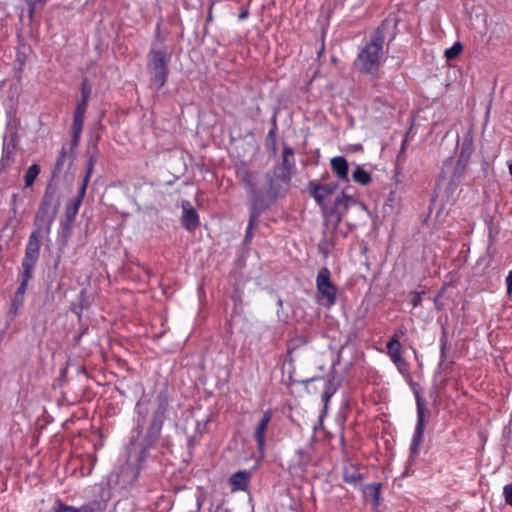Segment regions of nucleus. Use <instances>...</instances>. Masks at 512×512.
I'll return each mask as SVG.
<instances>
[{
  "instance_id": "nucleus-1",
  "label": "nucleus",
  "mask_w": 512,
  "mask_h": 512,
  "mask_svg": "<svg viewBox=\"0 0 512 512\" xmlns=\"http://www.w3.org/2000/svg\"><path fill=\"white\" fill-rule=\"evenodd\" d=\"M151 406V401L146 399L139 400L135 405V427L127 447V461L120 466L117 472V482L123 488L133 485L146 462L157 457L153 452L156 450V443L160 438L169 406L166 391H160L157 394L152 417L145 429Z\"/></svg>"
},
{
  "instance_id": "nucleus-2",
  "label": "nucleus",
  "mask_w": 512,
  "mask_h": 512,
  "mask_svg": "<svg viewBox=\"0 0 512 512\" xmlns=\"http://www.w3.org/2000/svg\"><path fill=\"white\" fill-rule=\"evenodd\" d=\"M338 188L337 183L319 184L310 181L308 189L310 196L321 208L324 218V224L327 228L337 229L349 207L355 203L353 197L341 193L337 195L332 205H328L325 200L331 196Z\"/></svg>"
},
{
  "instance_id": "nucleus-3",
  "label": "nucleus",
  "mask_w": 512,
  "mask_h": 512,
  "mask_svg": "<svg viewBox=\"0 0 512 512\" xmlns=\"http://www.w3.org/2000/svg\"><path fill=\"white\" fill-rule=\"evenodd\" d=\"M384 41L385 29L384 26H379L371 33L354 60L357 71L373 77L378 75L384 55Z\"/></svg>"
},
{
  "instance_id": "nucleus-4",
  "label": "nucleus",
  "mask_w": 512,
  "mask_h": 512,
  "mask_svg": "<svg viewBox=\"0 0 512 512\" xmlns=\"http://www.w3.org/2000/svg\"><path fill=\"white\" fill-rule=\"evenodd\" d=\"M173 50L149 49L147 54V71L157 90L163 88L169 76V63Z\"/></svg>"
},
{
  "instance_id": "nucleus-5",
  "label": "nucleus",
  "mask_w": 512,
  "mask_h": 512,
  "mask_svg": "<svg viewBox=\"0 0 512 512\" xmlns=\"http://www.w3.org/2000/svg\"><path fill=\"white\" fill-rule=\"evenodd\" d=\"M60 203L55 199V192L47 187L35 215L34 224L39 231L49 234L56 218Z\"/></svg>"
},
{
  "instance_id": "nucleus-6",
  "label": "nucleus",
  "mask_w": 512,
  "mask_h": 512,
  "mask_svg": "<svg viewBox=\"0 0 512 512\" xmlns=\"http://www.w3.org/2000/svg\"><path fill=\"white\" fill-rule=\"evenodd\" d=\"M40 232L41 231H33L27 241L25 248V255L21 263V268L19 271L33 274L36 263L39 259L40 248H41V240H40Z\"/></svg>"
},
{
  "instance_id": "nucleus-7",
  "label": "nucleus",
  "mask_w": 512,
  "mask_h": 512,
  "mask_svg": "<svg viewBox=\"0 0 512 512\" xmlns=\"http://www.w3.org/2000/svg\"><path fill=\"white\" fill-rule=\"evenodd\" d=\"M316 288L321 299H325L329 306L334 305L337 296V287L331 281V272L322 267L316 277Z\"/></svg>"
},
{
  "instance_id": "nucleus-8",
  "label": "nucleus",
  "mask_w": 512,
  "mask_h": 512,
  "mask_svg": "<svg viewBox=\"0 0 512 512\" xmlns=\"http://www.w3.org/2000/svg\"><path fill=\"white\" fill-rule=\"evenodd\" d=\"M416 406H417V423L415 426L414 434L410 444V452L412 456L419 453L420 445L422 444L425 429V412L426 405L421 396L416 394Z\"/></svg>"
},
{
  "instance_id": "nucleus-9",
  "label": "nucleus",
  "mask_w": 512,
  "mask_h": 512,
  "mask_svg": "<svg viewBox=\"0 0 512 512\" xmlns=\"http://www.w3.org/2000/svg\"><path fill=\"white\" fill-rule=\"evenodd\" d=\"M294 170V150L289 146H284L282 153V163L274 168V174L278 179L281 180L283 185L288 186L291 182Z\"/></svg>"
},
{
  "instance_id": "nucleus-10",
  "label": "nucleus",
  "mask_w": 512,
  "mask_h": 512,
  "mask_svg": "<svg viewBox=\"0 0 512 512\" xmlns=\"http://www.w3.org/2000/svg\"><path fill=\"white\" fill-rule=\"evenodd\" d=\"M312 382H318L322 384L323 391L321 395V399L323 402V410L320 414V418L322 419L327 415L328 410V404L331 399V397L337 392L338 385L335 382L334 376H329L327 378L324 377H315L310 378L305 381L306 384L312 383Z\"/></svg>"
},
{
  "instance_id": "nucleus-11",
  "label": "nucleus",
  "mask_w": 512,
  "mask_h": 512,
  "mask_svg": "<svg viewBox=\"0 0 512 512\" xmlns=\"http://www.w3.org/2000/svg\"><path fill=\"white\" fill-rule=\"evenodd\" d=\"M273 412L272 410H266L258 423L255 426L253 437L256 441L257 450L261 457H264L265 454V446H266V433L268 430V426L272 420Z\"/></svg>"
},
{
  "instance_id": "nucleus-12",
  "label": "nucleus",
  "mask_w": 512,
  "mask_h": 512,
  "mask_svg": "<svg viewBox=\"0 0 512 512\" xmlns=\"http://www.w3.org/2000/svg\"><path fill=\"white\" fill-rule=\"evenodd\" d=\"M246 192L250 200L249 214L253 215L257 213V216L259 217L262 211L268 208L265 194L263 191L258 189L257 184L254 185L252 189H248Z\"/></svg>"
},
{
  "instance_id": "nucleus-13",
  "label": "nucleus",
  "mask_w": 512,
  "mask_h": 512,
  "mask_svg": "<svg viewBox=\"0 0 512 512\" xmlns=\"http://www.w3.org/2000/svg\"><path fill=\"white\" fill-rule=\"evenodd\" d=\"M181 224L187 231H194L200 224L199 215L188 200L181 203Z\"/></svg>"
},
{
  "instance_id": "nucleus-14",
  "label": "nucleus",
  "mask_w": 512,
  "mask_h": 512,
  "mask_svg": "<svg viewBox=\"0 0 512 512\" xmlns=\"http://www.w3.org/2000/svg\"><path fill=\"white\" fill-rule=\"evenodd\" d=\"M32 277H33V274L19 271V273H18L19 286H18L17 291L15 292V295H14V298L12 301V308H13L14 312H17L19 307L23 304L25 293L28 288V283L32 279Z\"/></svg>"
},
{
  "instance_id": "nucleus-15",
  "label": "nucleus",
  "mask_w": 512,
  "mask_h": 512,
  "mask_svg": "<svg viewBox=\"0 0 512 512\" xmlns=\"http://www.w3.org/2000/svg\"><path fill=\"white\" fill-rule=\"evenodd\" d=\"M86 189L87 188H85V184H82L79 189L78 195L67 203L65 209V217L68 222H73L75 220L79 208L82 204V201L85 197Z\"/></svg>"
},
{
  "instance_id": "nucleus-16",
  "label": "nucleus",
  "mask_w": 512,
  "mask_h": 512,
  "mask_svg": "<svg viewBox=\"0 0 512 512\" xmlns=\"http://www.w3.org/2000/svg\"><path fill=\"white\" fill-rule=\"evenodd\" d=\"M467 165V162H462L461 160L457 159L453 173L448 183L447 189L449 191L454 192L458 188L459 184L464 178Z\"/></svg>"
},
{
  "instance_id": "nucleus-17",
  "label": "nucleus",
  "mask_w": 512,
  "mask_h": 512,
  "mask_svg": "<svg viewBox=\"0 0 512 512\" xmlns=\"http://www.w3.org/2000/svg\"><path fill=\"white\" fill-rule=\"evenodd\" d=\"M332 171L341 181H348L349 166L343 156H336L330 160Z\"/></svg>"
},
{
  "instance_id": "nucleus-18",
  "label": "nucleus",
  "mask_w": 512,
  "mask_h": 512,
  "mask_svg": "<svg viewBox=\"0 0 512 512\" xmlns=\"http://www.w3.org/2000/svg\"><path fill=\"white\" fill-rule=\"evenodd\" d=\"M250 473L246 470H240L232 474L229 478L230 484L235 490H245L248 486Z\"/></svg>"
},
{
  "instance_id": "nucleus-19",
  "label": "nucleus",
  "mask_w": 512,
  "mask_h": 512,
  "mask_svg": "<svg viewBox=\"0 0 512 512\" xmlns=\"http://www.w3.org/2000/svg\"><path fill=\"white\" fill-rule=\"evenodd\" d=\"M167 40V33H163L161 30V22H158L154 30V38L151 42L150 49L156 50H173L171 47L165 46L164 43Z\"/></svg>"
},
{
  "instance_id": "nucleus-20",
  "label": "nucleus",
  "mask_w": 512,
  "mask_h": 512,
  "mask_svg": "<svg viewBox=\"0 0 512 512\" xmlns=\"http://www.w3.org/2000/svg\"><path fill=\"white\" fill-rule=\"evenodd\" d=\"M266 180H267V183H268L267 196H268V198L271 201H276V199L280 195L281 184H283V183L281 182L280 179H278L275 176L274 173L272 175L267 174L266 175Z\"/></svg>"
},
{
  "instance_id": "nucleus-21",
  "label": "nucleus",
  "mask_w": 512,
  "mask_h": 512,
  "mask_svg": "<svg viewBox=\"0 0 512 512\" xmlns=\"http://www.w3.org/2000/svg\"><path fill=\"white\" fill-rule=\"evenodd\" d=\"M387 352L391 359V361L401 357V349L402 345L400 343V339L397 333H395L391 339L388 341L387 345Z\"/></svg>"
},
{
  "instance_id": "nucleus-22",
  "label": "nucleus",
  "mask_w": 512,
  "mask_h": 512,
  "mask_svg": "<svg viewBox=\"0 0 512 512\" xmlns=\"http://www.w3.org/2000/svg\"><path fill=\"white\" fill-rule=\"evenodd\" d=\"M343 479L346 483L357 485L364 479L363 474L355 467H345L343 471Z\"/></svg>"
},
{
  "instance_id": "nucleus-23",
  "label": "nucleus",
  "mask_w": 512,
  "mask_h": 512,
  "mask_svg": "<svg viewBox=\"0 0 512 512\" xmlns=\"http://www.w3.org/2000/svg\"><path fill=\"white\" fill-rule=\"evenodd\" d=\"M236 175L244 185L246 191L256 185L254 174L249 169L245 167L239 168L237 169Z\"/></svg>"
},
{
  "instance_id": "nucleus-24",
  "label": "nucleus",
  "mask_w": 512,
  "mask_h": 512,
  "mask_svg": "<svg viewBox=\"0 0 512 512\" xmlns=\"http://www.w3.org/2000/svg\"><path fill=\"white\" fill-rule=\"evenodd\" d=\"M473 141L471 137H465L461 146V151L458 160L469 163L472 154Z\"/></svg>"
},
{
  "instance_id": "nucleus-25",
  "label": "nucleus",
  "mask_w": 512,
  "mask_h": 512,
  "mask_svg": "<svg viewBox=\"0 0 512 512\" xmlns=\"http://www.w3.org/2000/svg\"><path fill=\"white\" fill-rule=\"evenodd\" d=\"M55 512H95L94 508L90 504H84L78 508L70 505L60 503L56 508Z\"/></svg>"
},
{
  "instance_id": "nucleus-26",
  "label": "nucleus",
  "mask_w": 512,
  "mask_h": 512,
  "mask_svg": "<svg viewBox=\"0 0 512 512\" xmlns=\"http://www.w3.org/2000/svg\"><path fill=\"white\" fill-rule=\"evenodd\" d=\"M352 179L358 184L367 185L371 182V175L361 167H357L352 173Z\"/></svg>"
},
{
  "instance_id": "nucleus-27",
  "label": "nucleus",
  "mask_w": 512,
  "mask_h": 512,
  "mask_svg": "<svg viewBox=\"0 0 512 512\" xmlns=\"http://www.w3.org/2000/svg\"><path fill=\"white\" fill-rule=\"evenodd\" d=\"M40 173V167L37 164H32L28 167L25 173V187H31Z\"/></svg>"
},
{
  "instance_id": "nucleus-28",
  "label": "nucleus",
  "mask_w": 512,
  "mask_h": 512,
  "mask_svg": "<svg viewBox=\"0 0 512 512\" xmlns=\"http://www.w3.org/2000/svg\"><path fill=\"white\" fill-rule=\"evenodd\" d=\"M96 163H97L96 157L94 155L88 153L87 154L86 173H85L84 179L82 181V184H85V188H87V185L90 181V178H91V175L93 173Z\"/></svg>"
},
{
  "instance_id": "nucleus-29",
  "label": "nucleus",
  "mask_w": 512,
  "mask_h": 512,
  "mask_svg": "<svg viewBox=\"0 0 512 512\" xmlns=\"http://www.w3.org/2000/svg\"><path fill=\"white\" fill-rule=\"evenodd\" d=\"M66 158H67V152H66V148L63 146L60 151V154L56 160L54 170L52 172L53 177H57L62 172L64 164L66 162Z\"/></svg>"
},
{
  "instance_id": "nucleus-30",
  "label": "nucleus",
  "mask_w": 512,
  "mask_h": 512,
  "mask_svg": "<svg viewBox=\"0 0 512 512\" xmlns=\"http://www.w3.org/2000/svg\"><path fill=\"white\" fill-rule=\"evenodd\" d=\"M463 45L461 42H455L450 48L446 49L444 56L448 61L455 59L462 52Z\"/></svg>"
},
{
  "instance_id": "nucleus-31",
  "label": "nucleus",
  "mask_w": 512,
  "mask_h": 512,
  "mask_svg": "<svg viewBox=\"0 0 512 512\" xmlns=\"http://www.w3.org/2000/svg\"><path fill=\"white\" fill-rule=\"evenodd\" d=\"M258 216H257V213L253 214V215H250L249 214V221H248V225H247V229H246V233H245V238H244V241L246 243L250 242L251 239L253 238V228L256 227L258 225Z\"/></svg>"
},
{
  "instance_id": "nucleus-32",
  "label": "nucleus",
  "mask_w": 512,
  "mask_h": 512,
  "mask_svg": "<svg viewBox=\"0 0 512 512\" xmlns=\"http://www.w3.org/2000/svg\"><path fill=\"white\" fill-rule=\"evenodd\" d=\"M12 150H13V147L10 148V146L4 142L3 154H2V158L0 160V165L3 168L8 166L13 161V158H12L13 151Z\"/></svg>"
},
{
  "instance_id": "nucleus-33",
  "label": "nucleus",
  "mask_w": 512,
  "mask_h": 512,
  "mask_svg": "<svg viewBox=\"0 0 512 512\" xmlns=\"http://www.w3.org/2000/svg\"><path fill=\"white\" fill-rule=\"evenodd\" d=\"M392 362L395 364L398 371L402 375H407L409 373V364L402 356L393 360Z\"/></svg>"
},
{
  "instance_id": "nucleus-34",
  "label": "nucleus",
  "mask_w": 512,
  "mask_h": 512,
  "mask_svg": "<svg viewBox=\"0 0 512 512\" xmlns=\"http://www.w3.org/2000/svg\"><path fill=\"white\" fill-rule=\"evenodd\" d=\"M85 114L74 112L72 130H83Z\"/></svg>"
},
{
  "instance_id": "nucleus-35",
  "label": "nucleus",
  "mask_w": 512,
  "mask_h": 512,
  "mask_svg": "<svg viewBox=\"0 0 512 512\" xmlns=\"http://www.w3.org/2000/svg\"><path fill=\"white\" fill-rule=\"evenodd\" d=\"M380 484H369L367 486V490L370 492L371 496L373 497L374 504L377 506L379 504V498H380Z\"/></svg>"
},
{
  "instance_id": "nucleus-36",
  "label": "nucleus",
  "mask_w": 512,
  "mask_h": 512,
  "mask_svg": "<svg viewBox=\"0 0 512 512\" xmlns=\"http://www.w3.org/2000/svg\"><path fill=\"white\" fill-rule=\"evenodd\" d=\"M91 93L92 86L90 85L87 79H84L81 85V99L89 100Z\"/></svg>"
},
{
  "instance_id": "nucleus-37",
  "label": "nucleus",
  "mask_w": 512,
  "mask_h": 512,
  "mask_svg": "<svg viewBox=\"0 0 512 512\" xmlns=\"http://www.w3.org/2000/svg\"><path fill=\"white\" fill-rule=\"evenodd\" d=\"M446 349H443L441 350L440 349V362H439V365H438V369L439 370H448L451 365L453 364V361L451 362H446Z\"/></svg>"
},
{
  "instance_id": "nucleus-38",
  "label": "nucleus",
  "mask_w": 512,
  "mask_h": 512,
  "mask_svg": "<svg viewBox=\"0 0 512 512\" xmlns=\"http://www.w3.org/2000/svg\"><path fill=\"white\" fill-rule=\"evenodd\" d=\"M423 293L424 292H418V291H413L410 293L409 303L412 305L413 308H416L421 304Z\"/></svg>"
},
{
  "instance_id": "nucleus-39",
  "label": "nucleus",
  "mask_w": 512,
  "mask_h": 512,
  "mask_svg": "<svg viewBox=\"0 0 512 512\" xmlns=\"http://www.w3.org/2000/svg\"><path fill=\"white\" fill-rule=\"evenodd\" d=\"M503 495L506 503L512 506V484H507L504 486Z\"/></svg>"
},
{
  "instance_id": "nucleus-40",
  "label": "nucleus",
  "mask_w": 512,
  "mask_h": 512,
  "mask_svg": "<svg viewBox=\"0 0 512 512\" xmlns=\"http://www.w3.org/2000/svg\"><path fill=\"white\" fill-rule=\"evenodd\" d=\"M48 0H27L29 6V13L32 15L37 5H45Z\"/></svg>"
},
{
  "instance_id": "nucleus-41",
  "label": "nucleus",
  "mask_w": 512,
  "mask_h": 512,
  "mask_svg": "<svg viewBox=\"0 0 512 512\" xmlns=\"http://www.w3.org/2000/svg\"><path fill=\"white\" fill-rule=\"evenodd\" d=\"M88 101L89 100L81 99L76 105L75 112L85 114L88 107Z\"/></svg>"
},
{
  "instance_id": "nucleus-42",
  "label": "nucleus",
  "mask_w": 512,
  "mask_h": 512,
  "mask_svg": "<svg viewBox=\"0 0 512 512\" xmlns=\"http://www.w3.org/2000/svg\"><path fill=\"white\" fill-rule=\"evenodd\" d=\"M81 133H82V131H80V130H72V139H71L72 147H76L79 144Z\"/></svg>"
},
{
  "instance_id": "nucleus-43",
  "label": "nucleus",
  "mask_w": 512,
  "mask_h": 512,
  "mask_svg": "<svg viewBox=\"0 0 512 512\" xmlns=\"http://www.w3.org/2000/svg\"><path fill=\"white\" fill-rule=\"evenodd\" d=\"M505 282L507 286V293L512 295V270L508 273Z\"/></svg>"
},
{
  "instance_id": "nucleus-44",
  "label": "nucleus",
  "mask_w": 512,
  "mask_h": 512,
  "mask_svg": "<svg viewBox=\"0 0 512 512\" xmlns=\"http://www.w3.org/2000/svg\"><path fill=\"white\" fill-rule=\"evenodd\" d=\"M439 344H440V349L441 350L447 349L448 338H447V334H446L445 331H443V333H442V335L440 337Z\"/></svg>"
},
{
  "instance_id": "nucleus-45",
  "label": "nucleus",
  "mask_w": 512,
  "mask_h": 512,
  "mask_svg": "<svg viewBox=\"0 0 512 512\" xmlns=\"http://www.w3.org/2000/svg\"><path fill=\"white\" fill-rule=\"evenodd\" d=\"M249 13L247 10H244L242 11L240 14H239V19L240 20H243V19H246L248 17Z\"/></svg>"
},
{
  "instance_id": "nucleus-46",
  "label": "nucleus",
  "mask_w": 512,
  "mask_h": 512,
  "mask_svg": "<svg viewBox=\"0 0 512 512\" xmlns=\"http://www.w3.org/2000/svg\"><path fill=\"white\" fill-rule=\"evenodd\" d=\"M451 164H452V160H451V159H449L448 161H446V162L444 163V168H447V167H448L449 165H451Z\"/></svg>"
},
{
  "instance_id": "nucleus-47",
  "label": "nucleus",
  "mask_w": 512,
  "mask_h": 512,
  "mask_svg": "<svg viewBox=\"0 0 512 512\" xmlns=\"http://www.w3.org/2000/svg\"><path fill=\"white\" fill-rule=\"evenodd\" d=\"M85 293H86V291H85V290H82V291L80 292V297H83V296L85 295Z\"/></svg>"
},
{
  "instance_id": "nucleus-48",
  "label": "nucleus",
  "mask_w": 512,
  "mask_h": 512,
  "mask_svg": "<svg viewBox=\"0 0 512 512\" xmlns=\"http://www.w3.org/2000/svg\"><path fill=\"white\" fill-rule=\"evenodd\" d=\"M273 135H274V129L269 131V136H273Z\"/></svg>"
},
{
  "instance_id": "nucleus-49",
  "label": "nucleus",
  "mask_w": 512,
  "mask_h": 512,
  "mask_svg": "<svg viewBox=\"0 0 512 512\" xmlns=\"http://www.w3.org/2000/svg\"><path fill=\"white\" fill-rule=\"evenodd\" d=\"M209 421H210V419H209V418H207V419H206V421H205V423H204V425H206Z\"/></svg>"
}]
</instances>
